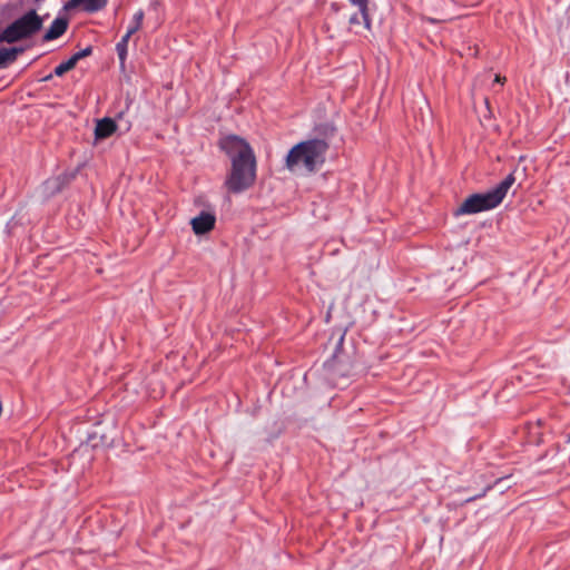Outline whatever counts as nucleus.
I'll list each match as a JSON object with an SVG mask.
<instances>
[{"label": "nucleus", "mask_w": 570, "mask_h": 570, "mask_svg": "<svg viewBox=\"0 0 570 570\" xmlns=\"http://www.w3.org/2000/svg\"><path fill=\"white\" fill-rule=\"evenodd\" d=\"M514 183L515 177L514 174L511 173L494 189L485 194H473L469 196L456 209H454L453 215L459 217L495 208L502 203L508 190Z\"/></svg>", "instance_id": "2"}, {"label": "nucleus", "mask_w": 570, "mask_h": 570, "mask_svg": "<svg viewBox=\"0 0 570 570\" xmlns=\"http://www.w3.org/2000/svg\"><path fill=\"white\" fill-rule=\"evenodd\" d=\"M218 146L228 156L230 164L256 159L250 145L237 135L220 138Z\"/></svg>", "instance_id": "5"}, {"label": "nucleus", "mask_w": 570, "mask_h": 570, "mask_svg": "<svg viewBox=\"0 0 570 570\" xmlns=\"http://www.w3.org/2000/svg\"><path fill=\"white\" fill-rule=\"evenodd\" d=\"M215 215L207 212H202L198 216L191 219L190 224L196 235H203L210 232L215 227Z\"/></svg>", "instance_id": "6"}, {"label": "nucleus", "mask_w": 570, "mask_h": 570, "mask_svg": "<svg viewBox=\"0 0 570 570\" xmlns=\"http://www.w3.org/2000/svg\"><path fill=\"white\" fill-rule=\"evenodd\" d=\"M43 26V18L31 9L0 31V43H14L37 35Z\"/></svg>", "instance_id": "3"}, {"label": "nucleus", "mask_w": 570, "mask_h": 570, "mask_svg": "<svg viewBox=\"0 0 570 570\" xmlns=\"http://www.w3.org/2000/svg\"><path fill=\"white\" fill-rule=\"evenodd\" d=\"M350 23H351V24L360 23L358 16H357V14H353V16L350 18Z\"/></svg>", "instance_id": "17"}, {"label": "nucleus", "mask_w": 570, "mask_h": 570, "mask_svg": "<svg viewBox=\"0 0 570 570\" xmlns=\"http://www.w3.org/2000/svg\"><path fill=\"white\" fill-rule=\"evenodd\" d=\"M117 129L116 122L110 118L99 120L95 128L97 139H105L111 136Z\"/></svg>", "instance_id": "8"}, {"label": "nucleus", "mask_w": 570, "mask_h": 570, "mask_svg": "<svg viewBox=\"0 0 570 570\" xmlns=\"http://www.w3.org/2000/svg\"><path fill=\"white\" fill-rule=\"evenodd\" d=\"M68 28V21L63 18H56L50 28L43 35V41H51L61 37Z\"/></svg>", "instance_id": "7"}, {"label": "nucleus", "mask_w": 570, "mask_h": 570, "mask_svg": "<svg viewBox=\"0 0 570 570\" xmlns=\"http://www.w3.org/2000/svg\"><path fill=\"white\" fill-rule=\"evenodd\" d=\"M107 2L108 0H71L69 2V7L75 8L81 6L87 12H96L101 10Z\"/></svg>", "instance_id": "9"}, {"label": "nucleus", "mask_w": 570, "mask_h": 570, "mask_svg": "<svg viewBox=\"0 0 570 570\" xmlns=\"http://www.w3.org/2000/svg\"><path fill=\"white\" fill-rule=\"evenodd\" d=\"M92 53V47L91 46H88L86 47L85 49L73 53L71 56V58L75 60V62L77 63L79 60H81L82 58H86V57H89L90 55Z\"/></svg>", "instance_id": "15"}, {"label": "nucleus", "mask_w": 570, "mask_h": 570, "mask_svg": "<svg viewBox=\"0 0 570 570\" xmlns=\"http://www.w3.org/2000/svg\"><path fill=\"white\" fill-rule=\"evenodd\" d=\"M142 20H144V11L138 10L132 17L131 23L127 29V33L130 36L136 33L140 29V27L142 24Z\"/></svg>", "instance_id": "12"}, {"label": "nucleus", "mask_w": 570, "mask_h": 570, "mask_svg": "<svg viewBox=\"0 0 570 570\" xmlns=\"http://www.w3.org/2000/svg\"><path fill=\"white\" fill-rule=\"evenodd\" d=\"M328 147V142L320 138L299 141L288 150L285 168L295 175H311L324 165Z\"/></svg>", "instance_id": "1"}, {"label": "nucleus", "mask_w": 570, "mask_h": 570, "mask_svg": "<svg viewBox=\"0 0 570 570\" xmlns=\"http://www.w3.org/2000/svg\"><path fill=\"white\" fill-rule=\"evenodd\" d=\"M22 48H1L0 49V69L16 61L18 55L22 53Z\"/></svg>", "instance_id": "10"}, {"label": "nucleus", "mask_w": 570, "mask_h": 570, "mask_svg": "<svg viewBox=\"0 0 570 570\" xmlns=\"http://www.w3.org/2000/svg\"><path fill=\"white\" fill-rule=\"evenodd\" d=\"M130 37L131 36L126 32L124 35V37L121 38V40L116 45L118 58H119L120 65L122 67H124L126 58H127V47H128V41H129Z\"/></svg>", "instance_id": "11"}, {"label": "nucleus", "mask_w": 570, "mask_h": 570, "mask_svg": "<svg viewBox=\"0 0 570 570\" xmlns=\"http://www.w3.org/2000/svg\"><path fill=\"white\" fill-rule=\"evenodd\" d=\"M490 489H491V485H488V487L485 488V490L483 491V493H481V494H479V495H475V497H473V498L468 499V500H466V502H470V501H472V500H474V499H476V498H481V497H483V495L485 494V492H487L488 490H490Z\"/></svg>", "instance_id": "16"}, {"label": "nucleus", "mask_w": 570, "mask_h": 570, "mask_svg": "<svg viewBox=\"0 0 570 570\" xmlns=\"http://www.w3.org/2000/svg\"><path fill=\"white\" fill-rule=\"evenodd\" d=\"M75 60L70 57L67 61L57 66L53 70V75L57 77L63 76L66 72L72 70L76 67Z\"/></svg>", "instance_id": "13"}, {"label": "nucleus", "mask_w": 570, "mask_h": 570, "mask_svg": "<svg viewBox=\"0 0 570 570\" xmlns=\"http://www.w3.org/2000/svg\"><path fill=\"white\" fill-rule=\"evenodd\" d=\"M495 81L499 82V83H503L505 81V77H501V76H495Z\"/></svg>", "instance_id": "18"}, {"label": "nucleus", "mask_w": 570, "mask_h": 570, "mask_svg": "<svg viewBox=\"0 0 570 570\" xmlns=\"http://www.w3.org/2000/svg\"><path fill=\"white\" fill-rule=\"evenodd\" d=\"M256 159L230 164L225 180L226 189L232 194H239L249 189L256 180Z\"/></svg>", "instance_id": "4"}, {"label": "nucleus", "mask_w": 570, "mask_h": 570, "mask_svg": "<svg viewBox=\"0 0 570 570\" xmlns=\"http://www.w3.org/2000/svg\"><path fill=\"white\" fill-rule=\"evenodd\" d=\"M354 6H357L361 12V16L364 20L366 28H370V19L367 13V0H350Z\"/></svg>", "instance_id": "14"}, {"label": "nucleus", "mask_w": 570, "mask_h": 570, "mask_svg": "<svg viewBox=\"0 0 570 570\" xmlns=\"http://www.w3.org/2000/svg\"><path fill=\"white\" fill-rule=\"evenodd\" d=\"M51 79H52V73H50V75H48V76L43 77L41 80H42V81H49V80H51Z\"/></svg>", "instance_id": "19"}]
</instances>
